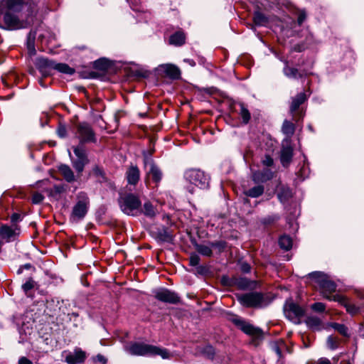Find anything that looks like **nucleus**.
I'll return each mask as SVG.
<instances>
[{"label":"nucleus","mask_w":364,"mask_h":364,"mask_svg":"<svg viewBox=\"0 0 364 364\" xmlns=\"http://www.w3.org/2000/svg\"><path fill=\"white\" fill-rule=\"evenodd\" d=\"M279 244L282 249L289 250L292 247L291 238L287 235L281 236L279 240Z\"/></svg>","instance_id":"obj_33"},{"label":"nucleus","mask_w":364,"mask_h":364,"mask_svg":"<svg viewBox=\"0 0 364 364\" xmlns=\"http://www.w3.org/2000/svg\"><path fill=\"white\" fill-rule=\"evenodd\" d=\"M282 132L288 137L291 136L295 131V127L294 124L288 121L285 120L283 122L282 127Z\"/></svg>","instance_id":"obj_30"},{"label":"nucleus","mask_w":364,"mask_h":364,"mask_svg":"<svg viewBox=\"0 0 364 364\" xmlns=\"http://www.w3.org/2000/svg\"><path fill=\"white\" fill-rule=\"evenodd\" d=\"M274 350L275 353L277 354V355H278L279 357H281V355H282V352H281V350L279 349V346H277V345H275V346H274Z\"/></svg>","instance_id":"obj_57"},{"label":"nucleus","mask_w":364,"mask_h":364,"mask_svg":"<svg viewBox=\"0 0 364 364\" xmlns=\"http://www.w3.org/2000/svg\"><path fill=\"white\" fill-rule=\"evenodd\" d=\"M294 50L296 52H301L303 50V47L299 45H296L294 47Z\"/></svg>","instance_id":"obj_60"},{"label":"nucleus","mask_w":364,"mask_h":364,"mask_svg":"<svg viewBox=\"0 0 364 364\" xmlns=\"http://www.w3.org/2000/svg\"><path fill=\"white\" fill-rule=\"evenodd\" d=\"M186 181L200 189H205L209 186L210 176L204 171L198 168H190L184 173Z\"/></svg>","instance_id":"obj_6"},{"label":"nucleus","mask_w":364,"mask_h":364,"mask_svg":"<svg viewBox=\"0 0 364 364\" xmlns=\"http://www.w3.org/2000/svg\"><path fill=\"white\" fill-rule=\"evenodd\" d=\"M56 132L60 138H65L68 136V130L65 124H59Z\"/></svg>","instance_id":"obj_43"},{"label":"nucleus","mask_w":364,"mask_h":364,"mask_svg":"<svg viewBox=\"0 0 364 364\" xmlns=\"http://www.w3.org/2000/svg\"><path fill=\"white\" fill-rule=\"evenodd\" d=\"M284 75L290 78L302 77L303 74L299 73L298 69L289 67L287 65L284 68Z\"/></svg>","instance_id":"obj_31"},{"label":"nucleus","mask_w":364,"mask_h":364,"mask_svg":"<svg viewBox=\"0 0 364 364\" xmlns=\"http://www.w3.org/2000/svg\"><path fill=\"white\" fill-rule=\"evenodd\" d=\"M309 277L314 280L318 285L320 291L329 301H341V295H331L336 290V284L329 277L321 272H314L309 274Z\"/></svg>","instance_id":"obj_2"},{"label":"nucleus","mask_w":364,"mask_h":364,"mask_svg":"<svg viewBox=\"0 0 364 364\" xmlns=\"http://www.w3.org/2000/svg\"><path fill=\"white\" fill-rule=\"evenodd\" d=\"M341 364H353L352 361L347 360H342L341 362Z\"/></svg>","instance_id":"obj_62"},{"label":"nucleus","mask_w":364,"mask_h":364,"mask_svg":"<svg viewBox=\"0 0 364 364\" xmlns=\"http://www.w3.org/2000/svg\"><path fill=\"white\" fill-rule=\"evenodd\" d=\"M186 36L182 31H177L169 38V43L176 46H182L185 43Z\"/></svg>","instance_id":"obj_24"},{"label":"nucleus","mask_w":364,"mask_h":364,"mask_svg":"<svg viewBox=\"0 0 364 364\" xmlns=\"http://www.w3.org/2000/svg\"><path fill=\"white\" fill-rule=\"evenodd\" d=\"M86 359V353L81 348H75L73 353H70L65 357V361L68 364H80Z\"/></svg>","instance_id":"obj_15"},{"label":"nucleus","mask_w":364,"mask_h":364,"mask_svg":"<svg viewBox=\"0 0 364 364\" xmlns=\"http://www.w3.org/2000/svg\"><path fill=\"white\" fill-rule=\"evenodd\" d=\"M156 234V238L161 242H171L172 240V235L166 228L163 227L158 229Z\"/></svg>","instance_id":"obj_27"},{"label":"nucleus","mask_w":364,"mask_h":364,"mask_svg":"<svg viewBox=\"0 0 364 364\" xmlns=\"http://www.w3.org/2000/svg\"><path fill=\"white\" fill-rule=\"evenodd\" d=\"M327 345L331 349H336L338 346V339L330 336L327 338Z\"/></svg>","instance_id":"obj_42"},{"label":"nucleus","mask_w":364,"mask_h":364,"mask_svg":"<svg viewBox=\"0 0 364 364\" xmlns=\"http://www.w3.org/2000/svg\"><path fill=\"white\" fill-rule=\"evenodd\" d=\"M23 268H25V269H30V268L31 267V265L30 264H24L23 267H21L18 270V274H21V272H22V268H23Z\"/></svg>","instance_id":"obj_58"},{"label":"nucleus","mask_w":364,"mask_h":364,"mask_svg":"<svg viewBox=\"0 0 364 364\" xmlns=\"http://www.w3.org/2000/svg\"><path fill=\"white\" fill-rule=\"evenodd\" d=\"M293 157V149L291 146H283L280 153V161L283 166L287 167Z\"/></svg>","instance_id":"obj_17"},{"label":"nucleus","mask_w":364,"mask_h":364,"mask_svg":"<svg viewBox=\"0 0 364 364\" xmlns=\"http://www.w3.org/2000/svg\"><path fill=\"white\" fill-rule=\"evenodd\" d=\"M140 172L136 166H131L127 171V178L129 184L135 185L139 180Z\"/></svg>","instance_id":"obj_21"},{"label":"nucleus","mask_w":364,"mask_h":364,"mask_svg":"<svg viewBox=\"0 0 364 364\" xmlns=\"http://www.w3.org/2000/svg\"><path fill=\"white\" fill-rule=\"evenodd\" d=\"M94 67L100 70H106L109 67V63L107 59L100 58L94 62Z\"/></svg>","instance_id":"obj_40"},{"label":"nucleus","mask_w":364,"mask_h":364,"mask_svg":"<svg viewBox=\"0 0 364 364\" xmlns=\"http://www.w3.org/2000/svg\"><path fill=\"white\" fill-rule=\"evenodd\" d=\"M118 203L121 210L126 215L137 216L141 214V203L137 196L120 193Z\"/></svg>","instance_id":"obj_4"},{"label":"nucleus","mask_w":364,"mask_h":364,"mask_svg":"<svg viewBox=\"0 0 364 364\" xmlns=\"http://www.w3.org/2000/svg\"><path fill=\"white\" fill-rule=\"evenodd\" d=\"M306 323L307 326L313 329H319L321 321L316 316L308 317Z\"/></svg>","instance_id":"obj_37"},{"label":"nucleus","mask_w":364,"mask_h":364,"mask_svg":"<svg viewBox=\"0 0 364 364\" xmlns=\"http://www.w3.org/2000/svg\"><path fill=\"white\" fill-rule=\"evenodd\" d=\"M141 213H143L149 218H154L156 214V211L154 205L150 202L147 201L145 202L143 207H141Z\"/></svg>","instance_id":"obj_29"},{"label":"nucleus","mask_w":364,"mask_h":364,"mask_svg":"<svg viewBox=\"0 0 364 364\" xmlns=\"http://www.w3.org/2000/svg\"><path fill=\"white\" fill-rule=\"evenodd\" d=\"M34 287V281L30 278L23 285L22 289L25 293H27L29 290L33 289Z\"/></svg>","instance_id":"obj_44"},{"label":"nucleus","mask_w":364,"mask_h":364,"mask_svg":"<svg viewBox=\"0 0 364 364\" xmlns=\"http://www.w3.org/2000/svg\"><path fill=\"white\" fill-rule=\"evenodd\" d=\"M54 70L68 75H73L75 73V70L65 63H55Z\"/></svg>","instance_id":"obj_32"},{"label":"nucleus","mask_w":364,"mask_h":364,"mask_svg":"<svg viewBox=\"0 0 364 364\" xmlns=\"http://www.w3.org/2000/svg\"><path fill=\"white\" fill-rule=\"evenodd\" d=\"M306 100L305 93H299L293 100L290 107V111L294 114L299 109V106Z\"/></svg>","instance_id":"obj_23"},{"label":"nucleus","mask_w":364,"mask_h":364,"mask_svg":"<svg viewBox=\"0 0 364 364\" xmlns=\"http://www.w3.org/2000/svg\"><path fill=\"white\" fill-rule=\"evenodd\" d=\"M229 287L235 286L240 289H253L257 287V282L251 281L245 277H235L227 283Z\"/></svg>","instance_id":"obj_14"},{"label":"nucleus","mask_w":364,"mask_h":364,"mask_svg":"<svg viewBox=\"0 0 364 364\" xmlns=\"http://www.w3.org/2000/svg\"><path fill=\"white\" fill-rule=\"evenodd\" d=\"M264 191V186L257 185L244 191L245 196L251 198H257L263 194Z\"/></svg>","instance_id":"obj_25"},{"label":"nucleus","mask_w":364,"mask_h":364,"mask_svg":"<svg viewBox=\"0 0 364 364\" xmlns=\"http://www.w3.org/2000/svg\"><path fill=\"white\" fill-rule=\"evenodd\" d=\"M250 269H251V267H250V265L247 263V262H244L241 264V270L244 272V273H248L250 272Z\"/></svg>","instance_id":"obj_53"},{"label":"nucleus","mask_w":364,"mask_h":364,"mask_svg":"<svg viewBox=\"0 0 364 364\" xmlns=\"http://www.w3.org/2000/svg\"><path fill=\"white\" fill-rule=\"evenodd\" d=\"M67 186L65 184L55 185L53 188L48 192H49V195L51 196H55L56 195L64 193L67 190Z\"/></svg>","instance_id":"obj_39"},{"label":"nucleus","mask_w":364,"mask_h":364,"mask_svg":"<svg viewBox=\"0 0 364 364\" xmlns=\"http://www.w3.org/2000/svg\"><path fill=\"white\" fill-rule=\"evenodd\" d=\"M73 152L76 156V159H71L72 165L77 173H78V175H81L85 165L89 163V159L87 158L86 151L82 146L78 145L77 146H73Z\"/></svg>","instance_id":"obj_10"},{"label":"nucleus","mask_w":364,"mask_h":364,"mask_svg":"<svg viewBox=\"0 0 364 364\" xmlns=\"http://www.w3.org/2000/svg\"><path fill=\"white\" fill-rule=\"evenodd\" d=\"M35 65L43 77L52 75L55 62L43 57H38L35 60Z\"/></svg>","instance_id":"obj_13"},{"label":"nucleus","mask_w":364,"mask_h":364,"mask_svg":"<svg viewBox=\"0 0 364 364\" xmlns=\"http://www.w3.org/2000/svg\"><path fill=\"white\" fill-rule=\"evenodd\" d=\"M0 235L4 239L9 240L15 235V231L7 225H3L0 228Z\"/></svg>","instance_id":"obj_35"},{"label":"nucleus","mask_w":364,"mask_h":364,"mask_svg":"<svg viewBox=\"0 0 364 364\" xmlns=\"http://www.w3.org/2000/svg\"><path fill=\"white\" fill-rule=\"evenodd\" d=\"M190 264L191 266H197L198 264H199L200 263V257L196 255V254H192L191 256H190Z\"/></svg>","instance_id":"obj_47"},{"label":"nucleus","mask_w":364,"mask_h":364,"mask_svg":"<svg viewBox=\"0 0 364 364\" xmlns=\"http://www.w3.org/2000/svg\"><path fill=\"white\" fill-rule=\"evenodd\" d=\"M196 250L200 254L207 257H210L213 253L211 247L207 245H198Z\"/></svg>","instance_id":"obj_41"},{"label":"nucleus","mask_w":364,"mask_h":364,"mask_svg":"<svg viewBox=\"0 0 364 364\" xmlns=\"http://www.w3.org/2000/svg\"><path fill=\"white\" fill-rule=\"evenodd\" d=\"M18 218H19V215L18 214H16V213L13 214L12 216H11V221L12 222H16V221H17Z\"/></svg>","instance_id":"obj_61"},{"label":"nucleus","mask_w":364,"mask_h":364,"mask_svg":"<svg viewBox=\"0 0 364 364\" xmlns=\"http://www.w3.org/2000/svg\"><path fill=\"white\" fill-rule=\"evenodd\" d=\"M311 309L316 312H323L326 309V306L321 302H316L311 305Z\"/></svg>","instance_id":"obj_45"},{"label":"nucleus","mask_w":364,"mask_h":364,"mask_svg":"<svg viewBox=\"0 0 364 364\" xmlns=\"http://www.w3.org/2000/svg\"><path fill=\"white\" fill-rule=\"evenodd\" d=\"M92 172L96 176H101L103 178H105L104 171L100 167L95 166V168H93Z\"/></svg>","instance_id":"obj_50"},{"label":"nucleus","mask_w":364,"mask_h":364,"mask_svg":"<svg viewBox=\"0 0 364 364\" xmlns=\"http://www.w3.org/2000/svg\"><path fill=\"white\" fill-rule=\"evenodd\" d=\"M75 129V136L80 141L79 145L96 141L95 134L88 123L80 122L76 124Z\"/></svg>","instance_id":"obj_8"},{"label":"nucleus","mask_w":364,"mask_h":364,"mask_svg":"<svg viewBox=\"0 0 364 364\" xmlns=\"http://www.w3.org/2000/svg\"><path fill=\"white\" fill-rule=\"evenodd\" d=\"M232 322L245 333L252 337V342L257 345L263 337L262 331L244 320L243 318L235 316L232 319Z\"/></svg>","instance_id":"obj_7"},{"label":"nucleus","mask_w":364,"mask_h":364,"mask_svg":"<svg viewBox=\"0 0 364 364\" xmlns=\"http://www.w3.org/2000/svg\"><path fill=\"white\" fill-rule=\"evenodd\" d=\"M39 83H40V85H41V86H43V87H46V86L43 85V79H40V80H39Z\"/></svg>","instance_id":"obj_63"},{"label":"nucleus","mask_w":364,"mask_h":364,"mask_svg":"<svg viewBox=\"0 0 364 364\" xmlns=\"http://www.w3.org/2000/svg\"><path fill=\"white\" fill-rule=\"evenodd\" d=\"M154 296L159 301L169 303L177 304L180 301L179 296L173 291L167 289H159L154 291Z\"/></svg>","instance_id":"obj_12"},{"label":"nucleus","mask_w":364,"mask_h":364,"mask_svg":"<svg viewBox=\"0 0 364 364\" xmlns=\"http://www.w3.org/2000/svg\"><path fill=\"white\" fill-rule=\"evenodd\" d=\"M95 360H96L97 361L100 362V363H102V364H105V363H106V362H107L106 358H105L103 355H100V354H99V355H97L96 356Z\"/></svg>","instance_id":"obj_56"},{"label":"nucleus","mask_w":364,"mask_h":364,"mask_svg":"<svg viewBox=\"0 0 364 364\" xmlns=\"http://www.w3.org/2000/svg\"><path fill=\"white\" fill-rule=\"evenodd\" d=\"M44 199L43 196L40 193H34L32 196V202L38 204L41 203Z\"/></svg>","instance_id":"obj_46"},{"label":"nucleus","mask_w":364,"mask_h":364,"mask_svg":"<svg viewBox=\"0 0 364 364\" xmlns=\"http://www.w3.org/2000/svg\"><path fill=\"white\" fill-rule=\"evenodd\" d=\"M262 164L266 166H271L273 165V159L269 156H265Z\"/></svg>","instance_id":"obj_51"},{"label":"nucleus","mask_w":364,"mask_h":364,"mask_svg":"<svg viewBox=\"0 0 364 364\" xmlns=\"http://www.w3.org/2000/svg\"><path fill=\"white\" fill-rule=\"evenodd\" d=\"M88 205V198L85 193H80L78 196V200L73 208L71 219L73 221H78L82 219L87 214Z\"/></svg>","instance_id":"obj_11"},{"label":"nucleus","mask_w":364,"mask_h":364,"mask_svg":"<svg viewBox=\"0 0 364 364\" xmlns=\"http://www.w3.org/2000/svg\"><path fill=\"white\" fill-rule=\"evenodd\" d=\"M18 364H33V363L26 357L23 356L19 358Z\"/></svg>","instance_id":"obj_54"},{"label":"nucleus","mask_w":364,"mask_h":364,"mask_svg":"<svg viewBox=\"0 0 364 364\" xmlns=\"http://www.w3.org/2000/svg\"><path fill=\"white\" fill-rule=\"evenodd\" d=\"M35 38H36V33L31 31L28 36L27 48L29 51V53L31 55L35 54V53H36Z\"/></svg>","instance_id":"obj_34"},{"label":"nucleus","mask_w":364,"mask_h":364,"mask_svg":"<svg viewBox=\"0 0 364 364\" xmlns=\"http://www.w3.org/2000/svg\"><path fill=\"white\" fill-rule=\"evenodd\" d=\"M329 326L333 328L335 331H336L341 336L346 337V338L350 337L348 328L346 325L342 324V323H329Z\"/></svg>","instance_id":"obj_28"},{"label":"nucleus","mask_w":364,"mask_h":364,"mask_svg":"<svg viewBox=\"0 0 364 364\" xmlns=\"http://www.w3.org/2000/svg\"><path fill=\"white\" fill-rule=\"evenodd\" d=\"M58 171L60 175L68 183H73L77 181V178L80 177L81 175L77 174L75 176L74 172L71 168L66 164H61L58 167Z\"/></svg>","instance_id":"obj_16"},{"label":"nucleus","mask_w":364,"mask_h":364,"mask_svg":"<svg viewBox=\"0 0 364 364\" xmlns=\"http://www.w3.org/2000/svg\"><path fill=\"white\" fill-rule=\"evenodd\" d=\"M236 298L242 306L247 308H264L272 301L269 295L257 291L237 294Z\"/></svg>","instance_id":"obj_3"},{"label":"nucleus","mask_w":364,"mask_h":364,"mask_svg":"<svg viewBox=\"0 0 364 364\" xmlns=\"http://www.w3.org/2000/svg\"><path fill=\"white\" fill-rule=\"evenodd\" d=\"M129 352L134 355L153 356L160 355L164 359H168L171 354L166 348L144 343H134L129 346Z\"/></svg>","instance_id":"obj_5"},{"label":"nucleus","mask_w":364,"mask_h":364,"mask_svg":"<svg viewBox=\"0 0 364 364\" xmlns=\"http://www.w3.org/2000/svg\"><path fill=\"white\" fill-rule=\"evenodd\" d=\"M292 196V192L289 187L280 185L277 189V197L281 203H286Z\"/></svg>","instance_id":"obj_19"},{"label":"nucleus","mask_w":364,"mask_h":364,"mask_svg":"<svg viewBox=\"0 0 364 364\" xmlns=\"http://www.w3.org/2000/svg\"><path fill=\"white\" fill-rule=\"evenodd\" d=\"M205 353L208 354V356L210 358H213L215 354L214 348L212 346H208L205 348Z\"/></svg>","instance_id":"obj_52"},{"label":"nucleus","mask_w":364,"mask_h":364,"mask_svg":"<svg viewBox=\"0 0 364 364\" xmlns=\"http://www.w3.org/2000/svg\"><path fill=\"white\" fill-rule=\"evenodd\" d=\"M212 247H215L219 250V251H223L226 247V242L224 241H217L211 243Z\"/></svg>","instance_id":"obj_48"},{"label":"nucleus","mask_w":364,"mask_h":364,"mask_svg":"<svg viewBox=\"0 0 364 364\" xmlns=\"http://www.w3.org/2000/svg\"><path fill=\"white\" fill-rule=\"evenodd\" d=\"M306 18V14L304 10H299L298 13L297 23L301 26Z\"/></svg>","instance_id":"obj_49"},{"label":"nucleus","mask_w":364,"mask_h":364,"mask_svg":"<svg viewBox=\"0 0 364 364\" xmlns=\"http://www.w3.org/2000/svg\"><path fill=\"white\" fill-rule=\"evenodd\" d=\"M316 364H331V361L326 358H321L318 360Z\"/></svg>","instance_id":"obj_55"},{"label":"nucleus","mask_w":364,"mask_h":364,"mask_svg":"<svg viewBox=\"0 0 364 364\" xmlns=\"http://www.w3.org/2000/svg\"><path fill=\"white\" fill-rule=\"evenodd\" d=\"M272 178V173L268 171L265 173L261 172H255L253 173L252 178L255 181H265Z\"/></svg>","instance_id":"obj_38"},{"label":"nucleus","mask_w":364,"mask_h":364,"mask_svg":"<svg viewBox=\"0 0 364 364\" xmlns=\"http://www.w3.org/2000/svg\"><path fill=\"white\" fill-rule=\"evenodd\" d=\"M284 311L286 317L296 324L300 323L301 318L304 314V310L291 299L287 301Z\"/></svg>","instance_id":"obj_9"},{"label":"nucleus","mask_w":364,"mask_h":364,"mask_svg":"<svg viewBox=\"0 0 364 364\" xmlns=\"http://www.w3.org/2000/svg\"><path fill=\"white\" fill-rule=\"evenodd\" d=\"M240 115L242 119V122L244 124H247L251 118V114L249 110L247 109V107L245 106L243 103H240Z\"/></svg>","instance_id":"obj_36"},{"label":"nucleus","mask_w":364,"mask_h":364,"mask_svg":"<svg viewBox=\"0 0 364 364\" xmlns=\"http://www.w3.org/2000/svg\"><path fill=\"white\" fill-rule=\"evenodd\" d=\"M187 61L189 62L191 65H195V63L193 62V60H187Z\"/></svg>","instance_id":"obj_64"},{"label":"nucleus","mask_w":364,"mask_h":364,"mask_svg":"<svg viewBox=\"0 0 364 364\" xmlns=\"http://www.w3.org/2000/svg\"><path fill=\"white\" fill-rule=\"evenodd\" d=\"M36 12V5L31 0H1L0 28L17 30L28 27Z\"/></svg>","instance_id":"obj_1"},{"label":"nucleus","mask_w":364,"mask_h":364,"mask_svg":"<svg viewBox=\"0 0 364 364\" xmlns=\"http://www.w3.org/2000/svg\"><path fill=\"white\" fill-rule=\"evenodd\" d=\"M341 301H336L341 305L346 307V311L350 314H355L358 312L359 308L355 306L354 304L350 303L348 300L344 296H341Z\"/></svg>","instance_id":"obj_26"},{"label":"nucleus","mask_w":364,"mask_h":364,"mask_svg":"<svg viewBox=\"0 0 364 364\" xmlns=\"http://www.w3.org/2000/svg\"><path fill=\"white\" fill-rule=\"evenodd\" d=\"M230 280H231V279H229V278H228V277H223L222 278V283H223L224 285H225V286H228V285L227 284V283H228Z\"/></svg>","instance_id":"obj_59"},{"label":"nucleus","mask_w":364,"mask_h":364,"mask_svg":"<svg viewBox=\"0 0 364 364\" xmlns=\"http://www.w3.org/2000/svg\"><path fill=\"white\" fill-rule=\"evenodd\" d=\"M149 169L147 172L149 176L156 183H158L162 178L161 170L151 161L149 162Z\"/></svg>","instance_id":"obj_20"},{"label":"nucleus","mask_w":364,"mask_h":364,"mask_svg":"<svg viewBox=\"0 0 364 364\" xmlns=\"http://www.w3.org/2000/svg\"><path fill=\"white\" fill-rule=\"evenodd\" d=\"M162 70L167 76L171 79H178L181 75L180 70L171 64L162 65L160 66Z\"/></svg>","instance_id":"obj_18"},{"label":"nucleus","mask_w":364,"mask_h":364,"mask_svg":"<svg viewBox=\"0 0 364 364\" xmlns=\"http://www.w3.org/2000/svg\"><path fill=\"white\" fill-rule=\"evenodd\" d=\"M269 21L268 18L259 11H256L253 15V22L255 25H250L252 29H255V26H264Z\"/></svg>","instance_id":"obj_22"}]
</instances>
